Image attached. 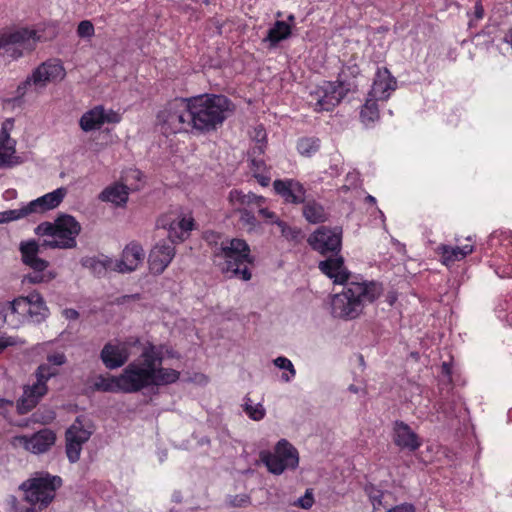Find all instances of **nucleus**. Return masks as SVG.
Returning a JSON list of instances; mask_svg holds the SVG:
<instances>
[{
  "mask_svg": "<svg viewBox=\"0 0 512 512\" xmlns=\"http://www.w3.org/2000/svg\"><path fill=\"white\" fill-rule=\"evenodd\" d=\"M165 352L163 345L147 344L139 360L129 363L118 376L98 375L93 382L97 391L112 393H136L145 388L173 384L180 372L162 367Z\"/></svg>",
  "mask_w": 512,
  "mask_h": 512,
  "instance_id": "1",
  "label": "nucleus"
},
{
  "mask_svg": "<svg viewBox=\"0 0 512 512\" xmlns=\"http://www.w3.org/2000/svg\"><path fill=\"white\" fill-rule=\"evenodd\" d=\"M320 271L335 284H344L343 290L331 297V314L334 318L353 320L358 318L367 303L378 299L382 285L374 281L348 282L350 273L341 256L331 257L319 263Z\"/></svg>",
  "mask_w": 512,
  "mask_h": 512,
  "instance_id": "2",
  "label": "nucleus"
},
{
  "mask_svg": "<svg viewBox=\"0 0 512 512\" xmlns=\"http://www.w3.org/2000/svg\"><path fill=\"white\" fill-rule=\"evenodd\" d=\"M212 254L215 264L229 278L235 277L244 281L251 279L248 265L253 264L254 256L244 239L226 238L215 244Z\"/></svg>",
  "mask_w": 512,
  "mask_h": 512,
  "instance_id": "3",
  "label": "nucleus"
},
{
  "mask_svg": "<svg viewBox=\"0 0 512 512\" xmlns=\"http://www.w3.org/2000/svg\"><path fill=\"white\" fill-rule=\"evenodd\" d=\"M192 130L207 133L223 124L231 108L230 100L223 95L204 94L189 98Z\"/></svg>",
  "mask_w": 512,
  "mask_h": 512,
  "instance_id": "4",
  "label": "nucleus"
},
{
  "mask_svg": "<svg viewBox=\"0 0 512 512\" xmlns=\"http://www.w3.org/2000/svg\"><path fill=\"white\" fill-rule=\"evenodd\" d=\"M81 232L80 223L71 215L62 214L54 222H42L35 228V234L50 236L43 246L52 249H72L77 246L76 238Z\"/></svg>",
  "mask_w": 512,
  "mask_h": 512,
  "instance_id": "5",
  "label": "nucleus"
},
{
  "mask_svg": "<svg viewBox=\"0 0 512 512\" xmlns=\"http://www.w3.org/2000/svg\"><path fill=\"white\" fill-rule=\"evenodd\" d=\"M66 363V356L63 352H54L47 356V363L41 364L36 371L37 381L32 386L24 389L23 395L18 402L20 413H26L36 406L39 399L47 392L46 382L58 374V367Z\"/></svg>",
  "mask_w": 512,
  "mask_h": 512,
  "instance_id": "6",
  "label": "nucleus"
},
{
  "mask_svg": "<svg viewBox=\"0 0 512 512\" xmlns=\"http://www.w3.org/2000/svg\"><path fill=\"white\" fill-rule=\"evenodd\" d=\"M157 123L166 135L193 131L190 123L189 98H176L167 103L158 112Z\"/></svg>",
  "mask_w": 512,
  "mask_h": 512,
  "instance_id": "7",
  "label": "nucleus"
},
{
  "mask_svg": "<svg viewBox=\"0 0 512 512\" xmlns=\"http://www.w3.org/2000/svg\"><path fill=\"white\" fill-rule=\"evenodd\" d=\"M261 462L273 475L296 470L299 466V452L288 440L280 439L273 451L263 450L259 453Z\"/></svg>",
  "mask_w": 512,
  "mask_h": 512,
  "instance_id": "8",
  "label": "nucleus"
},
{
  "mask_svg": "<svg viewBox=\"0 0 512 512\" xmlns=\"http://www.w3.org/2000/svg\"><path fill=\"white\" fill-rule=\"evenodd\" d=\"M38 41L37 32L27 28L0 32V56L17 59L32 51Z\"/></svg>",
  "mask_w": 512,
  "mask_h": 512,
  "instance_id": "9",
  "label": "nucleus"
},
{
  "mask_svg": "<svg viewBox=\"0 0 512 512\" xmlns=\"http://www.w3.org/2000/svg\"><path fill=\"white\" fill-rule=\"evenodd\" d=\"M346 93L347 89L342 83L324 81L310 90L307 103L315 112L331 111Z\"/></svg>",
  "mask_w": 512,
  "mask_h": 512,
  "instance_id": "10",
  "label": "nucleus"
},
{
  "mask_svg": "<svg viewBox=\"0 0 512 512\" xmlns=\"http://www.w3.org/2000/svg\"><path fill=\"white\" fill-rule=\"evenodd\" d=\"M138 343L137 337H129L125 340L114 339L107 342L100 352L103 365L109 370L122 367L131 355L130 348Z\"/></svg>",
  "mask_w": 512,
  "mask_h": 512,
  "instance_id": "11",
  "label": "nucleus"
},
{
  "mask_svg": "<svg viewBox=\"0 0 512 512\" xmlns=\"http://www.w3.org/2000/svg\"><path fill=\"white\" fill-rule=\"evenodd\" d=\"M160 225L168 231L171 242H182L189 237L195 223L191 212L177 211L165 215Z\"/></svg>",
  "mask_w": 512,
  "mask_h": 512,
  "instance_id": "12",
  "label": "nucleus"
},
{
  "mask_svg": "<svg viewBox=\"0 0 512 512\" xmlns=\"http://www.w3.org/2000/svg\"><path fill=\"white\" fill-rule=\"evenodd\" d=\"M122 116L113 109H106L103 105H97L89 109L79 119V126L84 132L101 129L104 124H117Z\"/></svg>",
  "mask_w": 512,
  "mask_h": 512,
  "instance_id": "13",
  "label": "nucleus"
},
{
  "mask_svg": "<svg viewBox=\"0 0 512 512\" xmlns=\"http://www.w3.org/2000/svg\"><path fill=\"white\" fill-rule=\"evenodd\" d=\"M56 436L49 429H42L31 436L17 435L11 440V444L16 448H23L33 454H42L47 452L55 443Z\"/></svg>",
  "mask_w": 512,
  "mask_h": 512,
  "instance_id": "14",
  "label": "nucleus"
},
{
  "mask_svg": "<svg viewBox=\"0 0 512 512\" xmlns=\"http://www.w3.org/2000/svg\"><path fill=\"white\" fill-rule=\"evenodd\" d=\"M14 127V119L3 121L0 129V169L10 168L20 163L16 155V140L11 138L10 132Z\"/></svg>",
  "mask_w": 512,
  "mask_h": 512,
  "instance_id": "15",
  "label": "nucleus"
},
{
  "mask_svg": "<svg viewBox=\"0 0 512 512\" xmlns=\"http://www.w3.org/2000/svg\"><path fill=\"white\" fill-rule=\"evenodd\" d=\"M341 238L342 231L340 229L322 226L309 237L308 242L314 250L326 254L340 251Z\"/></svg>",
  "mask_w": 512,
  "mask_h": 512,
  "instance_id": "16",
  "label": "nucleus"
},
{
  "mask_svg": "<svg viewBox=\"0 0 512 512\" xmlns=\"http://www.w3.org/2000/svg\"><path fill=\"white\" fill-rule=\"evenodd\" d=\"M65 436L67 458L71 463H76L80 459L83 444L91 436V431L86 429L79 419H76L67 429Z\"/></svg>",
  "mask_w": 512,
  "mask_h": 512,
  "instance_id": "17",
  "label": "nucleus"
},
{
  "mask_svg": "<svg viewBox=\"0 0 512 512\" xmlns=\"http://www.w3.org/2000/svg\"><path fill=\"white\" fill-rule=\"evenodd\" d=\"M229 201L232 206H248L257 207V214L264 218L267 223H275V220H279L276 214L265 206L266 199L263 196H258L254 193H243L240 190H231L229 193Z\"/></svg>",
  "mask_w": 512,
  "mask_h": 512,
  "instance_id": "18",
  "label": "nucleus"
},
{
  "mask_svg": "<svg viewBox=\"0 0 512 512\" xmlns=\"http://www.w3.org/2000/svg\"><path fill=\"white\" fill-rule=\"evenodd\" d=\"M229 201L232 206H248L257 207V214L264 218L267 223H275V220H279L276 214L265 206L266 199L263 196H258L254 193H243L240 190H231L229 193Z\"/></svg>",
  "mask_w": 512,
  "mask_h": 512,
  "instance_id": "19",
  "label": "nucleus"
},
{
  "mask_svg": "<svg viewBox=\"0 0 512 512\" xmlns=\"http://www.w3.org/2000/svg\"><path fill=\"white\" fill-rule=\"evenodd\" d=\"M65 75V69L58 60H48L33 70L32 80L36 88H44L49 83L63 80Z\"/></svg>",
  "mask_w": 512,
  "mask_h": 512,
  "instance_id": "20",
  "label": "nucleus"
},
{
  "mask_svg": "<svg viewBox=\"0 0 512 512\" xmlns=\"http://www.w3.org/2000/svg\"><path fill=\"white\" fill-rule=\"evenodd\" d=\"M65 75V69L58 60H48L33 70L32 80L36 88H44L49 83L63 80Z\"/></svg>",
  "mask_w": 512,
  "mask_h": 512,
  "instance_id": "21",
  "label": "nucleus"
},
{
  "mask_svg": "<svg viewBox=\"0 0 512 512\" xmlns=\"http://www.w3.org/2000/svg\"><path fill=\"white\" fill-rule=\"evenodd\" d=\"M392 440L400 450L408 452H414L422 445V440L418 434L403 421L394 422Z\"/></svg>",
  "mask_w": 512,
  "mask_h": 512,
  "instance_id": "22",
  "label": "nucleus"
},
{
  "mask_svg": "<svg viewBox=\"0 0 512 512\" xmlns=\"http://www.w3.org/2000/svg\"><path fill=\"white\" fill-rule=\"evenodd\" d=\"M145 258L142 246L137 242H130L122 251L120 259H115V272L131 273L138 269Z\"/></svg>",
  "mask_w": 512,
  "mask_h": 512,
  "instance_id": "23",
  "label": "nucleus"
},
{
  "mask_svg": "<svg viewBox=\"0 0 512 512\" xmlns=\"http://www.w3.org/2000/svg\"><path fill=\"white\" fill-rule=\"evenodd\" d=\"M175 256L174 246L163 240L158 242L150 251L148 263L154 274H161L171 263Z\"/></svg>",
  "mask_w": 512,
  "mask_h": 512,
  "instance_id": "24",
  "label": "nucleus"
},
{
  "mask_svg": "<svg viewBox=\"0 0 512 512\" xmlns=\"http://www.w3.org/2000/svg\"><path fill=\"white\" fill-rule=\"evenodd\" d=\"M273 188L286 203L300 204L305 201L306 190L294 179H278L273 182Z\"/></svg>",
  "mask_w": 512,
  "mask_h": 512,
  "instance_id": "25",
  "label": "nucleus"
},
{
  "mask_svg": "<svg viewBox=\"0 0 512 512\" xmlns=\"http://www.w3.org/2000/svg\"><path fill=\"white\" fill-rule=\"evenodd\" d=\"M66 195L67 189L65 187H59L52 192L46 193L26 204L28 214H42L57 208Z\"/></svg>",
  "mask_w": 512,
  "mask_h": 512,
  "instance_id": "26",
  "label": "nucleus"
},
{
  "mask_svg": "<svg viewBox=\"0 0 512 512\" xmlns=\"http://www.w3.org/2000/svg\"><path fill=\"white\" fill-rule=\"evenodd\" d=\"M397 87L396 79L387 68H378L373 80L370 97L385 101Z\"/></svg>",
  "mask_w": 512,
  "mask_h": 512,
  "instance_id": "27",
  "label": "nucleus"
},
{
  "mask_svg": "<svg viewBox=\"0 0 512 512\" xmlns=\"http://www.w3.org/2000/svg\"><path fill=\"white\" fill-rule=\"evenodd\" d=\"M40 246L35 240L20 243L22 261L33 271L43 272L49 266V262L38 256Z\"/></svg>",
  "mask_w": 512,
  "mask_h": 512,
  "instance_id": "28",
  "label": "nucleus"
},
{
  "mask_svg": "<svg viewBox=\"0 0 512 512\" xmlns=\"http://www.w3.org/2000/svg\"><path fill=\"white\" fill-rule=\"evenodd\" d=\"M473 251V244H465L463 246H451L441 244L436 248V253L441 257L442 263L446 266H450L455 262L463 260Z\"/></svg>",
  "mask_w": 512,
  "mask_h": 512,
  "instance_id": "29",
  "label": "nucleus"
},
{
  "mask_svg": "<svg viewBox=\"0 0 512 512\" xmlns=\"http://www.w3.org/2000/svg\"><path fill=\"white\" fill-rule=\"evenodd\" d=\"M129 190L124 184L116 182L107 186L100 194L99 199L110 202L116 206H124L127 203Z\"/></svg>",
  "mask_w": 512,
  "mask_h": 512,
  "instance_id": "30",
  "label": "nucleus"
},
{
  "mask_svg": "<svg viewBox=\"0 0 512 512\" xmlns=\"http://www.w3.org/2000/svg\"><path fill=\"white\" fill-rule=\"evenodd\" d=\"M81 264L83 267L91 270V272L97 276L104 275L108 271L115 272L114 259L106 255L85 257L81 260Z\"/></svg>",
  "mask_w": 512,
  "mask_h": 512,
  "instance_id": "31",
  "label": "nucleus"
},
{
  "mask_svg": "<svg viewBox=\"0 0 512 512\" xmlns=\"http://www.w3.org/2000/svg\"><path fill=\"white\" fill-rule=\"evenodd\" d=\"M291 34V24L286 21L277 20L268 30L267 35L263 41L268 42L270 48H275L281 41L290 38Z\"/></svg>",
  "mask_w": 512,
  "mask_h": 512,
  "instance_id": "32",
  "label": "nucleus"
},
{
  "mask_svg": "<svg viewBox=\"0 0 512 512\" xmlns=\"http://www.w3.org/2000/svg\"><path fill=\"white\" fill-rule=\"evenodd\" d=\"M29 320L34 323L42 322L49 313L43 297L38 292L29 294Z\"/></svg>",
  "mask_w": 512,
  "mask_h": 512,
  "instance_id": "33",
  "label": "nucleus"
},
{
  "mask_svg": "<svg viewBox=\"0 0 512 512\" xmlns=\"http://www.w3.org/2000/svg\"><path fill=\"white\" fill-rule=\"evenodd\" d=\"M0 323L7 324L13 329L19 328L24 323L22 316L12 301L4 304L0 309Z\"/></svg>",
  "mask_w": 512,
  "mask_h": 512,
  "instance_id": "34",
  "label": "nucleus"
},
{
  "mask_svg": "<svg viewBox=\"0 0 512 512\" xmlns=\"http://www.w3.org/2000/svg\"><path fill=\"white\" fill-rule=\"evenodd\" d=\"M121 184H124L129 191L139 190L144 184V175L136 168L126 169L122 173Z\"/></svg>",
  "mask_w": 512,
  "mask_h": 512,
  "instance_id": "35",
  "label": "nucleus"
},
{
  "mask_svg": "<svg viewBox=\"0 0 512 512\" xmlns=\"http://www.w3.org/2000/svg\"><path fill=\"white\" fill-rule=\"evenodd\" d=\"M377 101L380 100L368 95V98L360 112L361 120L364 124L368 125L369 123H373L379 119V108Z\"/></svg>",
  "mask_w": 512,
  "mask_h": 512,
  "instance_id": "36",
  "label": "nucleus"
},
{
  "mask_svg": "<svg viewBox=\"0 0 512 512\" xmlns=\"http://www.w3.org/2000/svg\"><path fill=\"white\" fill-rule=\"evenodd\" d=\"M303 215L310 223H319L325 220L324 208L314 201L304 205Z\"/></svg>",
  "mask_w": 512,
  "mask_h": 512,
  "instance_id": "37",
  "label": "nucleus"
},
{
  "mask_svg": "<svg viewBox=\"0 0 512 512\" xmlns=\"http://www.w3.org/2000/svg\"><path fill=\"white\" fill-rule=\"evenodd\" d=\"M492 246L499 245L503 247L506 252L512 257V231L501 230L494 232L490 237Z\"/></svg>",
  "mask_w": 512,
  "mask_h": 512,
  "instance_id": "38",
  "label": "nucleus"
},
{
  "mask_svg": "<svg viewBox=\"0 0 512 512\" xmlns=\"http://www.w3.org/2000/svg\"><path fill=\"white\" fill-rule=\"evenodd\" d=\"M233 207L240 212L239 220L249 232L256 231L260 227L259 221L252 210L244 206H239V204Z\"/></svg>",
  "mask_w": 512,
  "mask_h": 512,
  "instance_id": "39",
  "label": "nucleus"
},
{
  "mask_svg": "<svg viewBox=\"0 0 512 512\" xmlns=\"http://www.w3.org/2000/svg\"><path fill=\"white\" fill-rule=\"evenodd\" d=\"M495 312L501 321H505L508 325L512 326V295H507L500 300Z\"/></svg>",
  "mask_w": 512,
  "mask_h": 512,
  "instance_id": "40",
  "label": "nucleus"
},
{
  "mask_svg": "<svg viewBox=\"0 0 512 512\" xmlns=\"http://www.w3.org/2000/svg\"><path fill=\"white\" fill-rule=\"evenodd\" d=\"M273 363L277 368L286 371L281 376L282 381L288 383V382H291L295 378L296 370H295L294 365L290 359H288L284 356H279L273 360Z\"/></svg>",
  "mask_w": 512,
  "mask_h": 512,
  "instance_id": "41",
  "label": "nucleus"
},
{
  "mask_svg": "<svg viewBox=\"0 0 512 512\" xmlns=\"http://www.w3.org/2000/svg\"><path fill=\"white\" fill-rule=\"evenodd\" d=\"M319 139L314 137H305L299 139L297 150L302 156L310 157L319 149Z\"/></svg>",
  "mask_w": 512,
  "mask_h": 512,
  "instance_id": "42",
  "label": "nucleus"
},
{
  "mask_svg": "<svg viewBox=\"0 0 512 512\" xmlns=\"http://www.w3.org/2000/svg\"><path fill=\"white\" fill-rule=\"evenodd\" d=\"M29 216L26 204L18 209H10L0 212V224L19 220Z\"/></svg>",
  "mask_w": 512,
  "mask_h": 512,
  "instance_id": "43",
  "label": "nucleus"
},
{
  "mask_svg": "<svg viewBox=\"0 0 512 512\" xmlns=\"http://www.w3.org/2000/svg\"><path fill=\"white\" fill-rule=\"evenodd\" d=\"M55 277L56 273L54 271H33L24 277V282H28L30 284L47 283L53 280Z\"/></svg>",
  "mask_w": 512,
  "mask_h": 512,
  "instance_id": "44",
  "label": "nucleus"
},
{
  "mask_svg": "<svg viewBox=\"0 0 512 512\" xmlns=\"http://www.w3.org/2000/svg\"><path fill=\"white\" fill-rule=\"evenodd\" d=\"M365 492L373 505L374 511L378 510L382 506V498L384 493L377 489L374 485H367L365 487Z\"/></svg>",
  "mask_w": 512,
  "mask_h": 512,
  "instance_id": "45",
  "label": "nucleus"
},
{
  "mask_svg": "<svg viewBox=\"0 0 512 512\" xmlns=\"http://www.w3.org/2000/svg\"><path fill=\"white\" fill-rule=\"evenodd\" d=\"M244 410L246 414L254 421L262 420L265 416V409L262 404H251L248 402H245Z\"/></svg>",
  "mask_w": 512,
  "mask_h": 512,
  "instance_id": "46",
  "label": "nucleus"
},
{
  "mask_svg": "<svg viewBox=\"0 0 512 512\" xmlns=\"http://www.w3.org/2000/svg\"><path fill=\"white\" fill-rule=\"evenodd\" d=\"M12 302L17 307L18 312L22 316L24 322L26 320H29V311H30L29 295L20 296V297L14 299Z\"/></svg>",
  "mask_w": 512,
  "mask_h": 512,
  "instance_id": "47",
  "label": "nucleus"
},
{
  "mask_svg": "<svg viewBox=\"0 0 512 512\" xmlns=\"http://www.w3.org/2000/svg\"><path fill=\"white\" fill-rule=\"evenodd\" d=\"M254 139L256 140L257 144L252 149L253 154H262L264 153L265 148V141H266V132L263 129L262 126L256 127L254 130Z\"/></svg>",
  "mask_w": 512,
  "mask_h": 512,
  "instance_id": "48",
  "label": "nucleus"
},
{
  "mask_svg": "<svg viewBox=\"0 0 512 512\" xmlns=\"http://www.w3.org/2000/svg\"><path fill=\"white\" fill-rule=\"evenodd\" d=\"M94 31V26L89 20H83L78 24L77 34L81 38H91L94 35Z\"/></svg>",
  "mask_w": 512,
  "mask_h": 512,
  "instance_id": "49",
  "label": "nucleus"
},
{
  "mask_svg": "<svg viewBox=\"0 0 512 512\" xmlns=\"http://www.w3.org/2000/svg\"><path fill=\"white\" fill-rule=\"evenodd\" d=\"M313 504L314 495L312 489H307L305 491V494L295 502L296 506H299L303 509H310L313 506Z\"/></svg>",
  "mask_w": 512,
  "mask_h": 512,
  "instance_id": "50",
  "label": "nucleus"
},
{
  "mask_svg": "<svg viewBox=\"0 0 512 512\" xmlns=\"http://www.w3.org/2000/svg\"><path fill=\"white\" fill-rule=\"evenodd\" d=\"M275 224L279 227L282 236L285 238L294 240L298 237V231L288 226L285 222L275 220Z\"/></svg>",
  "mask_w": 512,
  "mask_h": 512,
  "instance_id": "51",
  "label": "nucleus"
},
{
  "mask_svg": "<svg viewBox=\"0 0 512 512\" xmlns=\"http://www.w3.org/2000/svg\"><path fill=\"white\" fill-rule=\"evenodd\" d=\"M18 343V339L13 336H8L5 332L0 330V353L10 346H15Z\"/></svg>",
  "mask_w": 512,
  "mask_h": 512,
  "instance_id": "52",
  "label": "nucleus"
},
{
  "mask_svg": "<svg viewBox=\"0 0 512 512\" xmlns=\"http://www.w3.org/2000/svg\"><path fill=\"white\" fill-rule=\"evenodd\" d=\"M34 86V81L32 80V74L28 76L23 82H21L16 90L17 98H22L28 91V89Z\"/></svg>",
  "mask_w": 512,
  "mask_h": 512,
  "instance_id": "53",
  "label": "nucleus"
},
{
  "mask_svg": "<svg viewBox=\"0 0 512 512\" xmlns=\"http://www.w3.org/2000/svg\"><path fill=\"white\" fill-rule=\"evenodd\" d=\"M251 170L253 172V175L269 171L265 162L262 159H256V158H253L251 160Z\"/></svg>",
  "mask_w": 512,
  "mask_h": 512,
  "instance_id": "54",
  "label": "nucleus"
},
{
  "mask_svg": "<svg viewBox=\"0 0 512 512\" xmlns=\"http://www.w3.org/2000/svg\"><path fill=\"white\" fill-rule=\"evenodd\" d=\"M250 501V498L247 495H237L231 499L230 503L235 507L246 506Z\"/></svg>",
  "mask_w": 512,
  "mask_h": 512,
  "instance_id": "55",
  "label": "nucleus"
},
{
  "mask_svg": "<svg viewBox=\"0 0 512 512\" xmlns=\"http://www.w3.org/2000/svg\"><path fill=\"white\" fill-rule=\"evenodd\" d=\"M254 177L257 179L259 184L263 187L268 186L271 181V175H270L269 171L264 172V173H258L256 175H254Z\"/></svg>",
  "mask_w": 512,
  "mask_h": 512,
  "instance_id": "56",
  "label": "nucleus"
},
{
  "mask_svg": "<svg viewBox=\"0 0 512 512\" xmlns=\"http://www.w3.org/2000/svg\"><path fill=\"white\" fill-rule=\"evenodd\" d=\"M387 512H415V509L412 504L403 503L389 509Z\"/></svg>",
  "mask_w": 512,
  "mask_h": 512,
  "instance_id": "57",
  "label": "nucleus"
},
{
  "mask_svg": "<svg viewBox=\"0 0 512 512\" xmlns=\"http://www.w3.org/2000/svg\"><path fill=\"white\" fill-rule=\"evenodd\" d=\"M473 15L476 20H481L484 17V8L481 3V0L476 1L474 5Z\"/></svg>",
  "mask_w": 512,
  "mask_h": 512,
  "instance_id": "58",
  "label": "nucleus"
},
{
  "mask_svg": "<svg viewBox=\"0 0 512 512\" xmlns=\"http://www.w3.org/2000/svg\"><path fill=\"white\" fill-rule=\"evenodd\" d=\"M62 314L68 320H76L79 317L78 311L72 308L63 310Z\"/></svg>",
  "mask_w": 512,
  "mask_h": 512,
  "instance_id": "59",
  "label": "nucleus"
},
{
  "mask_svg": "<svg viewBox=\"0 0 512 512\" xmlns=\"http://www.w3.org/2000/svg\"><path fill=\"white\" fill-rule=\"evenodd\" d=\"M13 407V401L0 398V410H7L8 408Z\"/></svg>",
  "mask_w": 512,
  "mask_h": 512,
  "instance_id": "60",
  "label": "nucleus"
},
{
  "mask_svg": "<svg viewBox=\"0 0 512 512\" xmlns=\"http://www.w3.org/2000/svg\"><path fill=\"white\" fill-rule=\"evenodd\" d=\"M503 44L509 45L512 48V28L505 34Z\"/></svg>",
  "mask_w": 512,
  "mask_h": 512,
  "instance_id": "61",
  "label": "nucleus"
},
{
  "mask_svg": "<svg viewBox=\"0 0 512 512\" xmlns=\"http://www.w3.org/2000/svg\"><path fill=\"white\" fill-rule=\"evenodd\" d=\"M496 273L501 277V278H504V277H511L512 278V267H507L503 270L502 273H499L498 271H496Z\"/></svg>",
  "mask_w": 512,
  "mask_h": 512,
  "instance_id": "62",
  "label": "nucleus"
},
{
  "mask_svg": "<svg viewBox=\"0 0 512 512\" xmlns=\"http://www.w3.org/2000/svg\"><path fill=\"white\" fill-rule=\"evenodd\" d=\"M441 369H442V373H443L444 375H446L447 377H449V376H450V374H451V367H450V365H449L448 363L444 362V363L442 364Z\"/></svg>",
  "mask_w": 512,
  "mask_h": 512,
  "instance_id": "63",
  "label": "nucleus"
},
{
  "mask_svg": "<svg viewBox=\"0 0 512 512\" xmlns=\"http://www.w3.org/2000/svg\"><path fill=\"white\" fill-rule=\"evenodd\" d=\"M348 390L352 393H359L361 391V388H359L358 386L354 385V384H351L349 387H348Z\"/></svg>",
  "mask_w": 512,
  "mask_h": 512,
  "instance_id": "64",
  "label": "nucleus"
}]
</instances>
